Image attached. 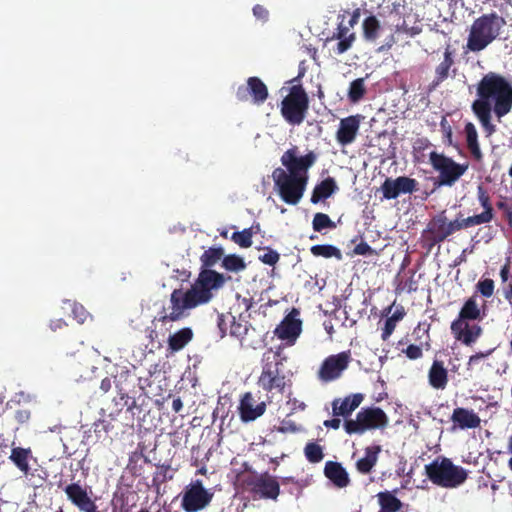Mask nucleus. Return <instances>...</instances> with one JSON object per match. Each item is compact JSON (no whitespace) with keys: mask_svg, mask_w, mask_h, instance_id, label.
Instances as JSON below:
<instances>
[{"mask_svg":"<svg viewBox=\"0 0 512 512\" xmlns=\"http://www.w3.org/2000/svg\"><path fill=\"white\" fill-rule=\"evenodd\" d=\"M224 257L222 247H210L201 255L204 267L189 288L174 289L169 297V306H163L156 314L153 322L163 325L179 322L190 315V311L210 303L216 293L225 285L230 277L210 269Z\"/></svg>","mask_w":512,"mask_h":512,"instance_id":"f257e3e1","label":"nucleus"},{"mask_svg":"<svg viewBox=\"0 0 512 512\" xmlns=\"http://www.w3.org/2000/svg\"><path fill=\"white\" fill-rule=\"evenodd\" d=\"M479 99L472 103V110L488 135L496 131L491 123V103L493 111L500 120L512 108V85L500 74L489 72L483 76L477 86Z\"/></svg>","mask_w":512,"mask_h":512,"instance_id":"f03ea898","label":"nucleus"},{"mask_svg":"<svg viewBox=\"0 0 512 512\" xmlns=\"http://www.w3.org/2000/svg\"><path fill=\"white\" fill-rule=\"evenodd\" d=\"M506 24L505 19L496 12L483 14L474 20L467 39V48L472 52H480L500 35Z\"/></svg>","mask_w":512,"mask_h":512,"instance_id":"7ed1b4c3","label":"nucleus"},{"mask_svg":"<svg viewBox=\"0 0 512 512\" xmlns=\"http://www.w3.org/2000/svg\"><path fill=\"white\" fill-rule=\"evenodd\" d=\"M481 319L482 314L476 296H471L464 302L458 317L451 323V332L457 340L470 346L481 336L482 328L469 322Z\"/></svg>","mask_w":512,"mask_h":512,"instance_id":"20e7f679","label":"nucleus"},{"mask_svg":"<svg viewBox=\"0 0 512 512\" xmlns=\"http://www.w3.org/2000/svg\"><path fill=\"white\" fill-rule=\"evenodd\" d=\"M425 474L433 484L448 489L461 486L468 478L466 469L444 456L436 457L425 465Z\"/></svg>","mask_w":512,"mask_h":512,"instance_id":"39448f33","label":"nucleus"},{"mask_svg":"<svg viewBox=\"0 0 512 512\" xmlns=\"http://www.w3.org/2000/svg\"><path fill=\"white\" fill-rule=\"evenodd\" d=\"M272 179L282 201L289 205H297L300 202L306 190L308 176H295L278 167L273 170Z\"/></svg>","mask_w":512,"mask_h":512,"instance_id":"423d86ee","label":"nucleus"},{"mask_svg":"<svg viewBox=\"0 0 512 512\" xmlns=\"http://www.w3.org/2000/svg\"><path fill=\"white\" fill-rule=\"evenodd\" d=\"M309 109V97L302 84H294L288 89L280 104V112L290 125H300Z\"/></svg>","mask_w":512,"mask_h":512,"instance_id":"0eeeda50","label":"nucleus"},{"mask_svg":"<svg viewBox=\"0 0 512 512\" xmlns=\"http://www.w3.org/2000/svg\"><path fill=\"white\" fill-rule=\"evenodd\" d=\"M470 227V223L461 212L457 214L454 220H449L446 216V212L441 211L432 217L425 230L429 234L427 237V240L430 242L429 248L444 242L454 233Z\"/></svg>","mask_w":512,"mask_h":512,"instance_id":"6e6552de","label":"nucleus"},{"mask_svg":"<svg viewBox=\"0 0 512 512\" xmlns=\"http://www.w3.org/2000/svg\"><path fill=\"white\" fill-rule=\"evenodd\" d=\"M244 491L249 492L253 499L277 500L280 494V484L275 476L268 472L250 473L240 478Z\"/></svg>","mask_w":512,"mask_h":512,"instance_id":"1a4fd4ad","label":"nucleus"},{"mask_svg":"<svg viewBox=\"0 0 512 512\" xmlns=\"http://www.w3.org/2000/svg\"><path fill=\"white\" fill-rule=\"evenodd\" d=\"M429 162L438 172L437 185L452 187L467 172L469 163H457L451 157L443 153L432 151L429 154Z\"/></svg>","mask_w":512,"mask_h":512,"instance_id":"9d476101","label":"nucleus"},{"mask_svg":"<svg viewBox=\"0 0 512 512\" xmlns=\"http://www.w3.org/2000/svg\"><path fill=\"white\" fill-rule=\"evenodd\" d=\"M386 413L379 407L362 408L356 419L345 420L344 428L347 434H363L367 430L383 429L388 425Z\"/></svg>","mask_w":512,"mask_h":512,"instance_id":"9b49d317","label":"nucleus"},{"mask_svg":"<svg viewBox=\"0 0 512 512\" xmlns=\"http://www.w3.org/2000/svg\"><path fill=\"white\" fill-rule=\"evenodd\" d=\"M281 366L279 361L264 364L258 378L257 385L267 393L268 402H271L275 394H283L287 386L286 376L281 372Z\"/></svg>","mask_w":512,"mask_h":512,"instance_id":"f8f14e48","label":"nucleus"},{"mask_svg":"<svg viewBox=\"0 0 512 512\" xmlns=\"http://www.w3.org/2000/svg\"><path fill=\"white\" fill-rule=\"evenodd\" d=\"M212 498L213 493L204 487L201 480L197 479L185 487L181 508L185 512H199L211 503Z\"/></svg>","mask_w":512,"mask_h":512,"instance_id":"ddd939ff","label":"nucleus"},{"mask_svg":"<svg viewBox=\"0 0 512 512\" xmlns=\"http://www.w3.org/2000/svg\"><path fill=\"white\" fill-rule=\"evenodd\" d=\"M298 148L296 146L288 149L281 156V163L286 168V173H292L295 176H308V170L317 161V154L309 151L304 156H297Z\"/></svg>","mask_w":512,"mask_h":512,"instance_id":"4468645a","label":"nucleus"},{"mask_svg":"<svg viewBox=\"0 0 512 512\" xmlns=\"http://www.w3.org/2000/svg\"><path fill=\"white\" fill-rule=\"evenodd\" d=\"M350 361L351 352L349 350L328 356L319 368V379L323 382H331L338 379L348 368Z\"/></svg>","mask_w":512,"mask_h":512,"instance_id":"2eb2a0df","label":"nucleus"},{"mask_svg":"<svg viewBox=\"0 0 512 512\" xmlns=\"http://www.w3.org/2000/svg\"><path fill=\"white\" fill-rule=\"evenodd\" d=\"M269 96L266 84L256 76L247 79L246 86H239L236 92V97L239 101L245 102L251 98L254 104H263Z\"/></svg>","mask_w":512,"mask_h":512,"instance_id":"dca6fc26","label":"nucleus"},{"mask_svg":"<svg viewBox=\"0 0 512 512\" xmlns=\"http://www.w3.org/2000/svg\"><path fill=\"white\" fill-rule=\"evenodd\" d=\"M418 182L414 178L399 176L395 179L386 178L381 185L383 198L396 199L400 194H411L417 191Z\"/></svg>","mask_w":512,"mask_h":512,"instance_id":"f3484780","label":"nucleus"},{"mask_svg":"<svg viewBox=\"0 0 512 512\" xmlns=\"http://www.w3.org/2000/svg\"><path fill=\"white\" fill-rule=\"evenodd\" d=\"M267 407L266 401H257L251 392H245L239 401L238 413L244 423L255 421L261 417Z\"/></svg>","mask_w":512,"mask_h":512,"instance_id":"a211bd4d","label":"nucleus"},{"mask_svg":"<svg viewBox=\"0 0 512 512\" xmlns=\"http://www.w3.org/2000/svg\"><path fill=\"white\" fill-rule=\"evenodd\" d=\"M299 314V311L295 308L284 317L280 324L275 328L274 334L278 339L287 341V343L293 344L299 337L302 330V322L296 319L295 316Z\"/></svg>","mask_w":512,"mask_h":512,"instance_id":"6ab92c4d","label":"nucleus"},{"mask_svg":"<svg viewBox=\"0 0 512 512\" xmlns=\"http://www.w3.org/2000/svg\"><path fill=\"white\" fill-rule=\"evenodd\" d=\"M64 492L68 500L81 512H98L97 505L88 495L87 489L79 483L68 484Z\"/></svg>","mask_w":512,"mask_h":512,"instance_id":"aec40b11","label":"nucleus"},{"mask_svg":"<svg viewBox=\"0 0 512 512\" xmlns=\"http://www.w3.org/2000/svg\"><path fill=\"white\" fill-rule=\"evenodd\" d=\"M455 51L451 45H447L444 49L443 60L435 67L434 79L430 83L429 90L437 88L441 83L449 78L451 71L455 76L457 69L455 65Z\"/></svg>","mask_w":512,"mask_h":512,"instance_id":"412c9836","label":"nucleus"},{"mask_svg":"<svg viewBox=\"0 0 512 512\" xmlns=\"http://www.w3.org/2000/svg\"><path fill=\"white\" fill-rule=\"evenodd\" d=\"M361 118L362 116L357 114L340 120L339 128L336 132V140L340 145L346 146L355 141L360 128Z\"/></svg>","mask_w":512,"mask_h":512,"instance_id":"4be33fe9","label":"nucleus"},{"mask_svg":"<svg viewBox=\"0 0 512 512\" xmlns=\"http://www.w3.org/2000/svg\"><path fill=\"white\" fill-rule=\"evenodd\" d=\"M477 199L483 208V212L466 217L471 227L489 223L494 218V209L491 197L482 185L477 187Z\"/></svg>","mask_w":512,"mask_h":512,"instance_id":"5701e85b","label":"nucleus"},{"mask_svg":"<svg viewBox=\"0 0 512 512\" xmlns=\"http://www.w3.org/2000/svg\"><path fill=\"white\" fill-rule=\"evenodd\" d=\"M383 17L384 15L379 13L378 15L370 14L364 18L362 22V37L364 41L373 44L377 43L385 27L380 20Z\"/></svg>","mask_w":512,"mask_h":512,"instance_id":"b1692460","label":"nucleus"},{"mask_svg":"<svg viewBox=\"0 0 512 512\" xmlns=\"http://www.w3.org/2000/svg\"><path fill=\"white\" fill-rule=\"evenodd\" d=\"M451 421L454 423L455 427L462 430L477 428L481 423L480 417L473 410L462 407L454 409Z\"/></svg>","mask_w":512,"mask_h":512,"instance_id":"393cba45","label":"nucleus"},{"mask_svg":"<svg viewBox=\"0 0 512 512\" xmlns=\"http://www.w3.org/2000/svg\"><path fill=\"white\" fill-rule=\"evenodd\" d=\"M363 401V395L360 393L352 394L344 399H335L332 402V412L334 416L348 417L357 409Z\"/></svg>","mask_w":512,"mask_h":512,"instance_id":"a878e982","label":"nucleus"},{"mask_svg":"<svg viewBox=\"0 0 512 512\" xmlns=\"http://www.w3.org/2000/svg\"><path fill=\"white\" fill-rule=\"evenodd\" d=\"M428 382L434 389L444 390L446 388L448 384V370L445 368L443 361H433L428 372Z\"/></svg>","mask_w":512,"mask_h":512,"instance_id":"bb28decb","label":"nucleus"},{"mask_svg":"<svg viewBox=\"0 0 512 512\" xmlns=\"http://www.w3.org/2000/svg\"><path fill=\"white\" fill-rule=\"evenodd\" d=\"M338 185L333 177H327L321 182L317 183L311 194V203L317 204L331 197L338 191Z\"/></svg>","mask_w":512,"mask_h":512,"instance_id":"cd10ccee","label":"nucleus"},{"mask_svg":"<svg viewBox=\"0 0 512 512\" xmlns=\"http://www.w3.org/2000/svg\"><path fill=\"white\" fill-rule=\"evenodd\" d=\"M324 474L334 485L339 488H344L349 484L348 473L338 462H326Z\"/></svg>","mask_w":512,"mask_h":512,"instance_id":"c85d7f7f","label":"nucleus"},{"mask_svg":"<svg viewBox=\"0 0 512 512\" xmlns=\"http://www.w3.org/2000/svg\"><path fill=\"white\" fill-rule=\"evenodd\" d=\"M33 458L31 448L13 447L9 456L10 461L21 471L24 475H28L31 467L30 460Z\"/></svg>","mask_w":512,"mask_h":512,"instance_id":"c756f323","label":"nucleus"},{"mask_svg":"<svg viewBox=\"0 0 512 512\" xmlns=\"http://www.w3.org/2000/svg\"><path fill=\"white\" fill-rule=\"evenodd\" d=\"M381 446L372 445L365 448V456L356 462V469L361 474H368L372 471L378 461Z\"/></svg>","mask_w":512,"mask_h":512,"instance_id":"7c9ffc66","label":"nucleus"},{"mask_svg":"<svg viewBox=\"0 0 512 512\" xmlns=\"http://www.w3.org/2000/svg\"><path fill=\"white\" fill-rule=\"evenodd\" d=\"M194 333L190 327H183L169 335L167 344L169 350L178 352L182 350L192 339Z\"/></svg>","mask_w":512,"mask_h":512,"instance_id":"2f4dec72","label":"nucleus"},{"mask_svg":"<svg viewBox=\"0 0 512 512\" xmlns=\"http://www.w3.org/2000/svg\"><path fill=\"white\" fill-rule=\"evenodd\" d=\"M380 509L378 512H399L403 506L392 492L384 491L377 494Z\"/></svg>","mask_w":512,"mask_h":512,"instance_id":"473e14b6","label":"nucleus"},{"mask_svg":"<svg viewBox=\"0 0 512 512\" xmlns=\"http://www.w3.org/2000/svg\"><path fill=\"white\" fill-rule=\"evenodd\" d=\"M464 130L466 134L467 148L469 149L473 158L477 161H480L483 157V154L478 143V133L475 125L471 122H468L465 125Z\"/></svg>","mask_w":512,"mask_h":512,"instance_id":"72a5a7b5","label":"nucleus"},{"mask_svg":"<svg viewBox=\"0 0 512 512\" xmlns=\"http://www.w3.org/2000/svg\"><path fill=\"white\" fill-rule=\"evenodd\" d=\"M366 94V86L364 78H357L353 80L348 89V99L352 103H358Z\"/></svg>","mask_w":512,"mask_h":512,"instance_id":"f704fd0d","label":"nucleus"},{"mask_svg":"<svg viewBox=\"0 0 512 512\" xmlns=\"http://www.w3.org/2000/svg\"><path fill=\"white\" fill-rule=\"evenodd\" d=\"M310 251L315 257L332 258L335 257L337 260L342 259L341 251L330 244L314 245L310 248Z\"/></svg>","mask_w":512,"mask_h":512,"instance_id":"c9c22d12","label":"nucleus"},{"mask_svg":"<svg viewBox=\"0 0 512 512\" xmlns=\"http://www.w3.org/2000/svg\"><path fill=\"white\" fill-rule=\"evenodd\" d=\"M222 267L230 272H240L246 269L244 259L236 254H229L223 257Z\"/></svg>","mask_w":512,"mask_h":512,"instance_id":"e433bc0d","label":"nucleus"},{"mask_svg":"<svg viewBox=\"0 0 512 512\" xmlns=\"http://www.w3.org/2000/svg\"><path fill=\"white\" fill-rule=\"evenodd\" d=\"M254 235V227L245 228L242 231L234 232L231 240L241 248H249L252 246V237Z\"/></svg>","mask_w":512,"mask_h":512,"instance_id":"4c0bfd02","label":"nucleus"},{"mask_svg":"<svg viewBox=\"0 0 512 512\" xmlns=\"http://www.w3.org/2000/svg\"><path fill=\"white\" fill-rule=\"evenodd\" d=\"M405 315L403 308L396 310L390 317L385 320L384 328L382 330V339L386 341L393 333L396 323L400 321Z\"/></svg>","mask_w":512,"mask_h":512,"instance_id":"58836bf2","label":"nucleus"},{"mask_svg":"<svg viewBox=\"0 0 512 512\" xmlns=\"http://www.w3.org/2000/svg\"><path fill=\"white\" fill-rule=\"evenodd\" d=\"M312 227L314 231L321 232L324 229H334L336 225L327 214L318 212L313 217Z\"/></svg>","mask_w":512,"mask_h":512,"instance_id":"ea45409f","label":"nucleus"},{"mask_svg":"<svg viewBox=\"0 0 512 512\" xmlns=\"http://www.w3.org/2000/svg\"><path fill=\"white\" fill-rule=\"evenodd\" d=\"M249 330V323L247 321L236 320L233 315V323H231L229 329V335L242 340Z\"/></svg>","mask_w":512,"mask_h":512,"instance_id":"a19ab883","label":"nucleus"},{"mask_svg":"<svg viewBox=\"0 0 512 512\" xmlns=\"http://www.w3.org/2000/svg\"><path fill=\"white\" fill-rule=\"evenodd\" d=\"M304 452L307 460L311 463H318L324 457L322 447L317 443H308L305 446Z\"/></svg>","mask_w":512,"mask_h":512,"instance_id":"79ce46f5","label":"nucleus"},{"mask_svg":"<svg viewBox=\"0 0 512 512\" xmlns=\"http://www.w3.org/2000/svg\"><path fill=\"white\" fill-rule=\"evenodd\" d=\"M231 323H233V314L228 313H221L217 316V327L219 329V335L221 338L229 334V329L231 326Z\"/></svg>","mask_w":512,"mask_h":512,"instance_id":"37998d69","label":"nucleus"},{"mask_svg":"<svg viewBox=\"0 0 512 512\" xmlns=\"http://www.w3.org/2000/svg\"><path fill=\"white\" fill-rule=\"evenodd\" d=\"M174 474L169 464H162L157 466V471L153 477V482L165 483L172 480Z\"/></svg>","mask_w":512,"mask_h":512,"instance_id":"c03bdc74","label":"nucleus"},{"mask_svg":"<svg viewBox=\"0 0 512 512\" xmlns=\"http://www.w3.org/2000/svg\"><path fill=\"white\" fill-rule=\"evenodd\" d=\"M116 387L118 389L119 396V402L117 401L116 404H120L122 407H126V410L128 412H132L133 409L136 407L135 398L129 396L126 390L122 387H119L118 384H116Z\"/></svg>","mask_w":512,"mask_h":512,"instance_id":"a18cd8bd","label":"nucleus"},{"mask_svg":"<svg viewBox=\"0 0 512 512\" xmlns=\"http://www.w3.org/2000/svg\"><path fill=\"white\" fill-rule=\"evenodd\" d=\"M494 287V281L490 278L479 280L476 285L477 292H479L485 298H490L493 295Z\"/></svg>","mask_w":512,"mask_h":512,"instance_id":"49530a36","label":"nucleus"},{"mask_svg":"<svg viewBox=\"0 0 512 512\" xmlns=\"http://www.w3.org/2000/svg\"><path fill=\"white\" fill-rule=\"evenodd\" d=\"M355 40L356 34L354 32L350 33L346 38L339 39V42L337 43V46L334 50L335 53L338 55L345 53L352 47Z\"/></svg>","mask_w":512,"mask_h":512,"instance_id":"de8ad7c7","label":"nucleus"},{"mask_svg":"<svg viewBox=\"0 0 512 512\" xmlns=\"http://www.w3.org/2000/svg\"><path fill=\"white\" fill-rule=\"evenodd\" d=\"M280 259V255L272 248L266 247L265 253L259 256V260L269 266H274Z\"/></svg>","mask_w":512,"mask_h":512,"instance_id":"09e8293b","label":"nucleus"},{"mask_svg":"<svg viewBox=\"0 0 512 512\" xmlns=\"http://www.w3.org/2000/svg\"><path fill=\"white\" fill-rule=\"evenodd\" d=\"M421 28L418 26H408L405 21L395 26V33H404L408 36H416L421 33Z\"/></svg>","mask_w":512,"mask_h":512,"instance_id":"8fccbe9b","label":"nucleus"},{"mask_svg":"<svg viewBox=\"0 0 512 512\" xmlns=\"http://www.w3.org/2000/svg\"><path fill=\"white\" fill-rule=\"evenodd\" d=\"M493 351L494 349H489L485 352H478L474 355H471L467 363V369H473L475 366L479 365L481 361H483L485 358L491 355Z\"/></svg>","mask_w":512,"mask_h":512,"instance_id":"3c124183","label":"nucleus"},{"mask_svg":"<svg viewBox=\"0 0 512 512\" xmlns=\"http://www.w3.org/2000/svg\"><path fill=\"white\" fill-rule=\"evenodd\" d=\"M403 353L411 360L419 359L423 355L422 348L415 344L408 345L407 348L403 350Z\"/></svg>","mask_w":512,"mask_h":512,"instance_id":"603ef678","label":"nucleus"},{"mask_svg":"<svg viewBox=\"0 0 512 512\" xmlns=\"http://www.w3.org/2000/svg\"><path fill=\"white\" fill-rule=\"evenodd\" d=\"M31 418V411L27 408H19L14 413V419L19 424H26Z\"/></svg>","mask_w":512,"mask_h":512,"instance_id":"864d4df0","label":"nucleus"},{"mask_svg":"<svg viewBox=\"0 0 512 512\" xmlns=\"http://www.w3.org/2000/svg\"><path fill=\"white\" fill-rule=\"evenodd\" d=\"M72 314L74 319L77 320L78 323H84L89 313L82 305H75L72 310Z\"/></svg>","mask_w":512,"mask_h":512,"instance_id":"5fc2aeb1","label":"nucleus"},{"mask_svg":"<svg viewBox=\"0 0 512 512\" xmlns=\"http://www.w3.org/2000/svg\"><path fill=\"white\" fill-rule=\"evenodd\" d=\"M440 127L444 134L445 143L451 144L452 143V134H453L452 128L445 117L442 118V120L440 122Z\"/></svg>","mask_w":512,"mask_h":512,"instance_id":"6e6d98bb","label":"nucleus"},{"mask_svg":"<svg viewBox=\"0 0 512 512\" xmlns=\"http://www.w3.org/2000/svg\"><path fill=\"white\" fill-rule=\"evenodd\" d=\"M253 15L258 20L266 22L268 20V17H269V11L263 5L256 4L253 7Z\"/></svg>","mask_w":512,"mask_h":512,"instance_id":"4d7b16f0","label":"nucleus"},{"mask_svg":"<svg viewBox=\"0 0 512 512\" xmlns=\"http://www.w3.org/2000/svg\"><path fill=\"white\" fill-rule=\"evenodd\" d=\"M353 253L355 255H368L372 253V248L368 243L362 241L354 247Z\"/></svg>","mask_w":512,"mask_h":512,"instance_id":"13d9d810","label":"nucleus"},{"mask_svg":"<svg viewBox=\"0 0 512 512\" xmlns=\"http://www.w3.org/2000/svg\"><path fill=\"white\" fill-rule=\"evenodd\" d=\"M349 31H350V28L348 26H345L342 23H340L336 29V32L333 33L331 39L339 40V39L346 38L350 34Z\"/></svg>","mask_w":512,"mask_h":512,"instance_id":"bf43d9fd","label":"nucleus"},{"mask_svg":"<svg viewBox=\"0 0 512 512\" xmlns=\"http://www.w3.org/2000/svg\"><path fill=\"white\" fill-rule=\"evenodd\" d=\"M395 43L396 39L394 37V34H390L389 36L386 37L383 44L378 47L377 52H386L390 50Z\"/></svg>","mask_w":512,"mask_h":512,"instance_id":"052dcab7","label":"nucleus"},{"mask_svg":"<svg viewBox=\"0 0 512 512\" xmlns=\"http://www.w3.org/2000/svg\"><path fill=\"white\" fill-rule=\"evenodd\" d=\"M112 428V425L110 422H107L105 420H100L97 423L94 424V432L96 434L100 433L101 431H104L105 433H108L110 429Z\"/></svg>","mask_w":512,"mask_h":512,"instance_id":"680f3d73","label":"nucleus"},{"mask_svg":"<svg viewBox=\"0 0 512 512\" xmlns=\"http://www.w3.org/2000/svg\"><path fill=\"white\" fill-rule=\"evenodd\" d=\"M67 326V323L63 319H55L50 322V328L53 331H57L58 329H62Z\"/></svg>","mask_w":512,"mask_h":512,"instance_id":"e2e57ef3","label":"nucleus"},{"mask_svg":"<svg viewBox=\"0 0 512 512\" xmlns=\"http://www.w3.org/2000/svg\"><path fill=\"white\" fill-rule=\"evenodd\" d=\"M504 298L512 306V281L509 282L503 289Z\"/></svg>","mask_w":512,"mask_h":512,"instance_id":"0e129e2a","label":"nucleus"},{"mask_svg":"<svg viewBox=\"0 0 512 512\" xmlns=\"http://www.w3.org/2000/svg\"><path fill=\"white\" fill-rule=\"evenodd\" d=\"M405 287L407 288L408 293L415 292L417 290V281L411 276L406 282Z\"/></svg>","mask_w":512,"mask_h":512,"instance_id":"69168bd1","label":"nucleus"},{"mask_svg":"<svg viewBox=\"0 0 512 512\" xmlns=\"http://www.w3.org/2000/svg\"><path fill=\"white\" fill-rule=\"evenodd\" d=\"M341 425V420L339 418H333L330 420L324 421V426L326 428L338 429Z\"/></svg>","mask_w":512,"mask_h":512,"instance_id":"338daca9","label":"nucleus"},{"mask_svg":"<svg viewBox=\"0 0 512 512\" xmlns=\"http://www.w3.org/2000/svg\"><path fill=\"white\" fill-rule=\"evenodd\" d=\"M111 387L112 381L109 377H105L104 379H102L100 389L103 393H107L108 391H110Z\"/></svg>","mask_w":512,"mask_h":512,"instance_id":"774afa93","label":"nucleus"}]
</instances>
